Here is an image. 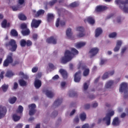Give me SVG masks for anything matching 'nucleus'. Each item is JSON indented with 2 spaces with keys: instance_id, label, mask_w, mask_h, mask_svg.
I'll return each mask as SVG.
<instances>
[{
  "instance_id": "17",
  "label": "nucleus",
  "mask_w": 128,
  "mask_h": 128,
  "mask_svg": "<svg viewBox=\"0 0 128 128\" xmlns=\"http://www.w3.org/2000/svg\"><path fill=\"white\" fill-rule=\"evenodd\" d=\"M102 34V30L100 28H98L96 30L95 36L98 38Z\"/></svg>"
},
{
  "instance_id": "1",
  "label": "nucleus",
  "mask_w": 128,
  "mask_h": 128,
  "mask_svg": "<svg viewBox=\"0 0 128 128\" xmlns=\"http://www.w3.org/2000/svg\"><path fill=\"white\" fill-rule=\"evenodd\" d=\"M71 52L68 50H66L65 52L64 56L61 58V64H66V62H68L72 60V54L74 55L78 54V51L74 48H72Z\"/></svg>"
},
{
  "instance_id": "37",
  "label": "nucleus",
  "mask_w": 128,
  "mask_h": 128,
  "mask_svg": "<svg viewBox=\"0 0 128 128\" xmlns=\"http://www.w3.org/2000/svg\"><path fill=\"white\" fill-rule=\"evenodd\" d=\"M80 116L81 120H82V122H84V120H86V113L84 112L82 113L81 114H80Z\"/></svg>"
},
{
  "instance_id": "38",
  "label": "nucleus",
  "mask_w": 128,
  "mask_h": 128,
  "mask_svg": "<svg viewBox=\"0 0 128 128\" xmlns=\"http://www.w3.org/2000/svg\"><path fill=\"white\" fill-rule=\"evenodd\" d=\"M18 18L20 20H26V16L24 14H20Z\"/></svg>"
},
{
  "instance_id": "24",
  "label": "nucleus",
  "mask_w": 128,
  "mask_h": 128,
  "mask_svg": "<svg viewBox=\"0 0 128 128\" xmlns=\"http://www.w3.org/2000/svg\"><path fill=\"white\" fill-rule=\"evenodd\" d=\"M86 42H80L76 44V46L77 48H80L84 46H86Z\"/></svg>"
},
{
  "instance_id": "20",
  "label": "nucleus",
  "mask_w": 128,
  "mask_h": 128,
  "mask_svg": "<svg viewBox=\"0 0 128 128\" xmlns=\"http://www.w3.org/2000/svg\"><path fill=\"white\" fill-rule=\"evenodd\" d=\"M122 41L118 40L117 41L116 46L114 48V52H118L120 50V46H122Z\"/></svg>"
},
{
  "instance_id": "6",
  "label": "nucleus",
  "mask_w": 128,
  "mask_h": 128,
  "mask_svg": "<svg viewBox=\"0 0 128 128\" xmlns=\"http://www.w3.org/2000/svg\"><path fill=\"white\" fill-rule=\"evenodd\" d=\"M114 114V112L112 111L111 112L107 114L106 116L102 119L103 122H106V124L110 126V118Z\"/></svg>"
},
{
  "instance_id": "58",
  "label": "nucleus",
  "mask_w": 128,
  "mask_h": 128,
  "mask_svg": "<svg viewBox=\"0 0 128 128\" xmlns=\"http://www.w3.org/2000/svg\"><path fill=\"white\" fill-rule=\"evenodd\" d=\"M90 108V104H86L84 105V109L85 110H88Z\"/></svg>"
},
{
  "instance_id": "21",
  "label": "nucleus",
  "mask_w": 128,
  "mask_h": 128,
  "mask_svg": "<svg viewBox=\"0 0 128 128\" xmlns=\"http://www.w3.org/2000/svg\"><path fill=\"white\" fill-rule=\"evenodd\" d=\"M10 23H8L6 20H4L2 22V28H10Z\"/></svg>"
},
{
  "instance_id": "52",
  "label": "nucleus",
  "mask_w": 128,
  "mask_h": 128,
  "mask_svg": "<svg viewBox=\"0 0 128 128\" xmlns=\"http://www.w3.org/2000/svg\"><path fill=\"white\" fill-rule=\"evenodd\" d=\"M58 112L57 111H54L52 113V118H56V116H58Z\"/></svg>"
},
{
  "instance_id": "14",
  "label": "nucleus",
  "mask_w": 128,
  "mask_h": 128,
  "mask_svg": "<svg viewBox=\"0 0 128 128\" xmlns=\"http://www.w3.org/2000/svg\"><path fill=\"white\" fill-rule=\"evenodd\" d=\"M46 42L48 44H56V39L54 36H50V38H47Z\"/></svg>"
},
{
  "instance_id": "57",
  "label": "nucleus",
  "mask_w": 128,
  "mask_h": 128,
  "mask_svg": "<svg viewBox=\"0 0 128 128\" xmlns=\"http://www.w3.org/2000/svg\"><path fill=\"white\" fill-rule=\"evenodd\" d=\"M4 72L2 71L0 74V78L2 80L4 78Z\"/></svg>"
},
{
  "instance_id": "34",
  "label": "nucleus",
  "mask_w": 128,
  "mask_h": 128,
  "mask_svg": "<svg viewBox=\"0 0 128 128\" xmlns=\"http://www.w3.org/2000/svg\"><path fill=\"white\" fill-rule=\"evenodd\" d=\"M78 96V93L74 91H70L69 92V96L70 98H74V96Z\"/></svg>"
},
{
  "instance_id": "30",
  "label": "nucleus",
  "mask_w": 128,
  "mask_h": 128,
  "mask_svg": "<svg viewBox=\"0 0 128 128\" xmlns=\"http://www.w3.org/2000/svg\"><path fill=\"white\" fill-rule=\"evenodd\" d=\"M47 16H48L47 20L48 22H52V20H54V14L48 13Z\"/></svg>"
},
{
  "instance_id": "64",
  "label": "nucleus",
  "mask_w": 128,
  "mask_h": 128,
  "mask_svg": "<svg viewBox=\"0 0 128 128\" xmlns=\"http://www.w3.org/2000/svg\"><path fill=\"white\" fill-rule=\"evenodd\" d=\"M33 39L34 40H38V34H34L33 35Z\"/></svg>"
},
{
  "instance_id": "60",
  "label": "nucleus",
  "mask_w": 128,
  "mask_h": 128,
  "mask_svg": "<svg viewBox=\"0 0 128 128\" xmlns=\"http://www.w3.org/2000/svg\"><path fill=\"white\" fill-rule=\"evenodd\" d=\"M24 125H22V124H18L16 125V128H22Z\"/></svg>"
},
{
  "instance_id": "51",
  "label": "nucleus",
  "mask_w": 128,
  "mask_h": 128,
  "mask_svg": "<svg viewBox=\"0 0 128 128\" xmlns=\"http://www.w3.org/2000/svg\"><path fill=\"white\" fill-rule=\"evenodd\" d=\"M83 66H83L82 64L80 62H79V64L78 65V70H80V68H82Z\"/></svg>"
},
{
  "instance_id": "46",
  "label": "nucleus",
  "mask_w": 128,
  "mask_h": 128,
  "mask_svg": "<svg viewBox=\"0 0 128 128\" xmlns=\"http://www.w3.org/2000/svg\"><path fill=\"white\" fill-rule=\"evenodd\" d=\"M32 45V42L30 41V40H28L26 41V46H30Z\"/></svg>"
},
{
  "instance_id": "8",
  "label": "nucleus",
  "mask_w": 128,
  "mask_h": 128,
  "mask_svg": "<svg viewBox=\"0 0 128 128\" xmlns=\"http://www.w3.org/2000/svg\"><path fill=\"white\" fill-rule=\"evenodd\" d=\"M28 108L30 110L29 111L30 116H34L36 112V104H32L28 105Z\"/></svg>"
},
{
  "instance_id": "31",
  "label": "nucleus",
  "mask_w": 128,
  "mask_h": 128,
  "mask_svg": "<svg viewBox=\"0 0 128 128\" xmlns=\"http://www.w3.org/2000/svg\"><path fill=\"white\" fill-rule=\"evenodd\" d=\"M44 14V10H40L38 11L37 12L34 18H38V16H40L41 14Z\"/></svg>"
},
{
  "instance_id": "59",
  "label": "nucleus",
  "mask_w": 128,
  "mask_h": 128,
  "mask_svg": "<svg viewBox=\"0 0 128 128\" xmlns=\"http://www.w3.org/2000/svg\"><path fill=\"white\" fill-rule=\"evenodd\" d=\"M106 60H102L100 64L101 66H102V64H106Z\"/></svg>"
},
{
  "instance_id": "54",
  "label": "nucleus",
  "mask_w": 128,
  "mask_h": 128,
  "mask_svg": "<svg viewBox=\"0 0 128 128\" xmlns=\"http://www.w3.org/2000/svg\"><path fill=\"white\" fill-rule=\"evenodd\" d=\"M18 88V82H14V84L13 86L14 90H16Z\"/></svg>"
},
{
  "instance_id": "10",
  "label": "nucleus",
  "mask_w": 128,
  "mask_h": 128,
  "mask_svg": "<svg viewBox=\"0 0 128 128\" xmlns=\"http://www.w3.org/2000/svg\"><path fill=\"white\" fill-rule=\"evenodd\" d=\"M82 80V71L79 70L76 72L74 76V81L75 82H80Z\"/></svg>"
},
{
  "instance_id": "16",
  "label": "nucleus",
  "mask_w": 128,
  "mask_h": 128,
  "mask_svg": "<svg viewBox=\"0 0 128 128\" xmlns=\"http://www.w3.org/2000/svg\"><path fill=\"white\" fill-rule=\"evenodd\" d=\"M82 70H84L82 74L84 76H88L90 74V68H86V66L82 67Z\"/></svg>"
},
{
  "instance_id": "35",
  "label": "nucleus",
  "mask_w": 128,
  "mask_h": 128,
  "mask_svg": "<svg viewBox=\"0 0 128 128\" xmlns=\"http://www.w3.org/2000/svg\"><path fill=\"white\" fill-rule=\"evenodd\" d=\"M20 46L22 48H24L26 46V41L24 39H22L20 41Z\"/></svg>"
},
{
  "instance_id": "62",
  "label": "nucleus",
  "mask_w": 128,
  "mask_h": 128,
  "mask_svg": "<svg viewBox=\"0 0 128 128\" xmlns=\"http://www.w3.org/2000/svg\"><path fill=\"white\" fill-rule=\"evenodd\" d=\"M90 128V125H88V124H84L82 126V128Z\"/></svg>"
},
{
  "instance_id": "5",
  "label": "nucleus",
  "mask_w": 128,
  "mask_h": 128,
  "mask_svg": "<svg viewBox=\"0 0 128 128\" xmlns=\"http://www.w3.org/2000/svg\"><path fill=\"white\" fill-rule=\"evenodd\" d=\"M12 56H14L12 53H9V54L7 56L6 59L4 62V66H8L10 64H12V63L14 62V58H12Z\"/></svg>"
},
{
  "instance_id": "48",
  "label": "nucleus",
  "mask_w": 128,
  "mask_h": 128,
  "mask_svg": "<svg viewBox=\"0 0 128 128\" xmlns=\"http://www.w3.org/2000/svg\"><path fill=\"white\" fill-rule=\"evenodd\" d=\"M102 78V80H106V78H108V72H106L105 74H104Z\"/></svg>"
},
{
  "instance_id": "28",
  "label": "nucleus",
  "mask_w": 128,
  "mask_h": 128,
  "mask_svg": "<svg viewBox=\"0 0 128 128\" xmlns=\"http://www.w3.org/2000/svg\"><path fill=\"white\" fill-rule=\"evenodd\" d=\"M10 34L12 36H18V31H16V30L14 29L12 30Z\"/></svg>"
},
{
  "instance_id": "55",
  "label": "nucleus",
  "mask_w": 128,
  "mask_h": 128,
  "mask_svg": "<svg viewBox=\"0 0 128 128\" xmlns=\"http://www.w3.org/2000/svg\"><path fill=\"white\" fill-rule=\"evenodd\" d=\"M38 70V67H34L32 70V72H36Z\"/></svg>"
},
{
  "instance_id": "44",
  "label": "nucleus",
  "mask_w": 128,
  "mask_h": 128,
  "mask_svg": "<svg viewBox=\"0 0 128 128\" xmlns=\"http://www.w3.org/2000/svg\"><path fill=\"white\" fill-rule=\"evenodd\" d=\"M70 6L71 8H76V6H78V3L76 2H74L70 4Z\"/></svg>"
},
{
  "instance_id": "47",
  "label": "nucleus",
  "mask_w": 128,
  "mask_h": 128,
  "mask_svg": "<svg viewBox=\"0 0 128 128\" xmlns=\"http://www.w3.org/2000/svg\"><path fill=\"white\" fill-rule=\"evenodd\" d=\"M20 64V61L18 60H16L14 61V62L12 63V66H16V64Z\"/></svg>"
},
{
  "instance_id": "3",
  "label": "nucleus",
  "mask_w": 128,
  "mask_h": 128,
  "mask_svg": "<svg viewBox=\"0 0 128 128\" xmlns=\"http://www.w3.org/2000/svg\"><path fill=\"white\" fill-rule=\"evenodd\" d=\"M4 46L6 48H8L10 46L9 50L11 52H16V48H18V44H16V42L14 39H11L9 42L5 43Z\"/></svg>"
},
{
  "instance_id": "11",
  "label": "nucleus",
  "mask_w": 128,
  "mask_h": 128,
  "mask_svg": "<svg viewBox=\"0 0 128 128\" xmlns=\"http://www.w3.org/2000/svg\"><path fill=\"white\" fill-rule=\"evenodd\" d=\"M7 112L6 107L0 106V118H4Z\"/></svg>"
},
{
  "instance_id": "41",
  "label": "nucleus",
  "mask_w": 128,
  "mask_h": 128,
  "mask_svg": "<svg viewBox=\"0 0 128 128\" xmlns=\"http://www.w3.org/2000/svg\"><path fill=\"white\" fill-rule=\"evenodd\" d=\"M2 90L4 92H6V90H8V84H4L2 86Z\"/></svg>"
},
{
  "instance_id": "50",
  "label": "nucleus",
  "mask_w": 128,
  "mask_h": 128,
  "mask_svg": "<svg viewBox=\"0 0 128 128\" xmlns=\"http://www.w3.org/2000/svg\"><path fill=\"white\" fill-rule=\"evenodd\" d=\"M88 83L87 82L84 83V90H88Z\"/></svg>"
},
{
  "instance_id": "36",
  "label": "nucleus",
  "mask_w": 128,
  "mask_h": 128,
  "mask_svg": "<svg viewBox=\"0 0 128 128\" xmlns=\"http://www.w3.org/2000/svg\"><path fill=\"white\" fill-rule=\"evenodd\" d=\"M19 84L20 86H26V82L24 81V80L21 79L19 80Z\"/></svg>"
},
{
  "instance_id": "39",
  "label": "nucleus",
  "mask_w": 128,
  "mask_h": 128,
  "mask_svg": "<svg viewBox=\"0 0 128 128\" xmlns=\"http://www.w3.org/2000/svg\"><path fill=\"white\" fill-rule=\"evenodd\" d=\"M20 28L21 30H26L28 29V25L26 23H22L20 26Z\"/></svg>"
},
{
  "instance_id": "61",
  "label": "nucleus",
  "mask_w": 128,
  "mask_h": 128,
  "mask_svg": "<svg viewBox=\"0 0 128 128\" xmlns=\"http://www.w3.org/2000/svg\"><path fill=\"white\" fill-rule=\"evenodd\" d=\"M60 26H66V22L63 20H61L60 22Z\"/></svg>"
},
{
  "instance_id": "56",
  "label": "nucleus",
  "mask_w": 128,
  "mask_h": 128,
  "mask_svg": "<svg viewBox=\"0 0 128 128\" xmlns=\"http://www.w3.org/2000/svg\"><path fill=\"white\" fill-rule=\"evenodd\" d=\"M80 122V118H78V116H76L74 119V122H76V124H78Z\"/></svg>"
},
{
  "instance_id": "42",
  "label": "nucleus",
  "mask_w": 128,
  "mask_h": 128,
  "mask_svg": "<svg viewBox=\"0 0 128 128\" xmlns=\"http://www.w3.org/2000/svg\"><path fill=\"white\" fill-rule=\"evenodd\" d=\"M22 112H24V107L22 106H19L17 110V112H18L19 114H22Z\"/></svg>"
},
{
  "instance_id": "29",
  "label": "nucleus",
  "mask_w": 128,
  "mask_h": 128,
  "mask_svg": "<svg viewBox=\"0 0 128 128\" xmlns=\"http://www.w3.org/2000/svg\"><path fill=\"white\" fill-rule=\"evenodd\" d=\"M14 75V74L12 72V71L9 70L7 71L6 74V76L7 78H12V76H13Z\"/></svg>"
},
{
  "instance_id": "15",
  "label": "nucleus",
  "mask_w": 128,
  "mask_h": 128,
  "mask_svg": "<svg viewBox=\"0 0 128 128\" xmlns=\"http://www.w3.org/2000/svg\"><path fill=\"white\" fill-rule=\"evenodd\" d=\"M34 86L36 88H40L42 86V80L36 79L34 82Z\"/></svg>"
},
{
  "instance_id": "27",
  "label": "nucleus",
  "mask_w": 128,
  "mask_h": 128,
  "mask_svg": "<svg viewBox=\"0 0 128 128\" xmlns=\"http://www.w3.org/2000/svg\"><path fill=\"white\" fill-rule=\"evenodd\" d=\"M114 84V80H109L105 85V88H110Z\"/></svg>"
},
{
  "instance_id": "13",
  "label": "nucleus",
  "mask_w": 128,
  "mask_h": 128,
  "mask_svg": "<svg viewBox=\"0 0 128 128\" xmlns=\"http://www.w3.org/2000/svg\"><path fill=\"white\" fill-rule=\"evenodd\" d=\"M108 9V7L104 6H96V12H104L106 10Z\"/></svg>"
},
{
  "instance_id": "45",
  "label": "nucleus",
  "mask_w": 128,
  "mask_h": 128,
  "mask_svg": "<svg viewBox=\"0 0 128 128\" xmlns=\"http://www.w3.org/2000/svg\"><path fill=\"white\" fill-rule=\"evenodd\" d=\"M58 2V0H52L49 2L50 6H54Z\"/></svg>"
},
{
  "instance_id": "19",
  "label": "nucleus",
  "mask_w": 128,
  "mask_h": 128,
  "mask_svg": "<svg viewBox=\"0 0 128 128\" xmlns=\"http://www.w3.org/2000/svg\"><path fill=\"white\" fill-rule=\"evenodd\" d=\"M60 72L62 74L63 78H68V72H66V71L64 70L63 69H60Z\"/></svg>"
},
{
  "instance_id": "2",
  "label": "nucleus",
  "mask_w": 128,
  "mask_h": 128,
  "mask_svg": "<svg viewBox=\"0 0 128 128\" xmlns=\"http://www.w3.org/2000/svg\"><path fill=\"white\" fill-rule=\"evenodd\" d=\"M115 4H119L120 10L126 14H128V0H116Z\"/></svg>"
},
{
  "instance_id": "26",
  "label": "nucleus",
  "mask_w": 128,
  "mask_h": 128,
  "mask_svg": "<svg viewBox=\"0 0 128 128\" xmlns=\"http://www.w3.org/2000/svg\"><path fill=\"white\" fill-rule=\"evenodd\" d=\"M21 33L22 36H28L30 34V29L28 28L25 29V30H22L21 32Z\"/></svg>"
},
{
  "instance_id": "32",
  "label": "nucleus",
  "mask_w": 128,
  "mask_h": 128,
  "mask_svg": "<svg viewBox=\"0 0 128 128\" xmlns=\"http://www.w3.org/2000/svg\"><path fill=\"white\" fill-rule=\"evenodd\" d=\"M66 34L69 38H72V28H68L66 30Z\"/></svg>"
},
{
  "instance_id": "12",
  "label": "nucleus",
  "mask_w": 128,
  "mask_h": 128,
  "mask_svg": "<svg viewBox=\"0 0 128 128\" xmlns=\"http://www.w3.org/2000/svg\"><path fill=\"white\" fill-rule=\"evenodd\" d=\"M77 32H79V34L78 35V38H82L84 36V28L83 27L79 26L76 28Z\"/></svg>"
},
{
  "instance_id": "22",
  "label": "nucleus",
  "mask_w": 128,
  "mask_h": 128,
  "mask_svg": "<svg viewBox=\"0 0 128 128\" xmlns=\"http://www.w3.org/2000/svg\"><path fill=\"white\" fill-rule=\"evenodd\" d=\"M46 94L48 98H54V92L48 90H46Z\"/></svg>"
},
{
  "instance_id": "18",
  "label": "nucleus",
  "mask_w": 128,
  "mask_h": 128,
  "mask_svg": "<svg viewBox=\"0 0 128 128\" xmlns=\"http://www.w3.org/2000/svg\"><path fill=\"white\" fill-rule=\"evenodd\" d=\"M120 120H118V118L116 117L112 121V124L114 126H120Z\"/></svg>"
},
{
  "instance_id": "49",
  "label": "nucleus",
  "mask_w": 128,
  "mask_h": 128,
  "mask_svg": "<svg viewBox=\"0 0 128 128\" xmlns=\"http://www.w3.org/2000/svg\"><path fill=\"white\" fill-rule=\"evenodd\" d=\"M116 32H114L109 34V38H116Z\"/></svg>"
},
{
  "instance_id": "40",
  "label": "nucleus",
  "mask_w": 128,
  "mask_h": 128,
  "mask_svg": "<svg viewBox=\"0 0 128 128\" xmlns=\"http://www.w3.org/2000/svg\"><path fill=\"white\" fill-rule=\"evenodd\" d=\"M16 102V97L14 96L9 99V102H10V104H14Z\"/></svg>"
},
{
  "instance_id": "4",
  "label": "nucleus",
  "mask_w": 128,
  "mask_h": 128,
  "mask_svg": "<svg viewBox=\"0 0 128 128\" xmlns=\"http://www.w3.org/2000/svg\"><path fill=\"white\" fill-rule=\"evenodd\" d=\"M119 92H124V98H128V84L125 82H122L120 85Z\"/></svg>"
},
{
  "instance_id": "23",
  "label": "nucleus",
  "mask_w": 128,
  "mask_h": 128,
  "mask_svg": "<svg viewBox=\"0 0 128 128\" xmlns=\"http://www.w3.org/2000/svg\"><path fill=\"white\" fill-rule=\"evenodd\" d=\"M62 98H58L56 100L54 103V106H60V104H62Z\"/></svg>"
},
{
  "instance_id": "63",
  "label": "nucleus",
  "mask_w": 128,
  "mask_h": 128,
  "mask_svg": "<svg viewBox=\"0 0 128 128\" xmlns=\"http://www.w3.org/2000/svg\"><path fill=\"white\" fill-rule=\"evenodd\" d=\"M66 86V82H61V88H64Z\"/></svg>"
},
{
  "instance_id": "43",
  "label": "nucleus",
  "mask_w": 128,
  "mask_h": 128,
  "mask_svg": "<svg viewBox=\"0 0 128 128\" xmlns=\"http://www.w3.org/2000/svg\"><path fill=\"white\" fill-rule=\"evenodd\" d=\"M20 5L14 6H12V8L14 12H16V10H20Z\"/></svg>"
},
{
  "instance_id": "53",
  "label": "nucleus",
  "mask_w": 128,
  "mask_h": 128,
  "mask_svg": "<svg viewBox=\"0 0 128 128\" xmlns=\"http://www.w3.org/2000/svg\"><path fill=\"white\" fill-rule=\"evenodd\" d=\"M60 18H57V20L56 21V28H58V26H60Z\"/></svg>"
},
{
  "instance_id": "33",
  "label": "nucleus",
  "mask_w": 128,
  "mask_h": 128,
  "mask_svg": "<svg viewBox=\"0 0 128 128\" xmlns=\"http://www.w3.org/2000/svg\"><path fill=\"white\" fill-rule=\"evenodd\" d=\"M12 118L14 122H18L20 120V116H18L16 114H14L12 115Z\"/></svg>"
},
{
  "instance_id": "9",
  "label": "nucleus",
  "mask_w": 128,
  "mask_h": 128,
  "mask_svg": "<svg viewBox=\"0 0 128 128\" xmlns=\"http://www.w3.org/2000/svg\"><path fill=\"white\" fill-rule=\"evenodd\" d=\"M100 50L98 48H94L90 49L89 52L90 58H94V56H96L98 54V52Z\"/></svg>"
},
{
  "instance_id": "25",
  "label": "nucleus",
  "mask_w": 128,
  "mask_h": 128,
  "mask_svg": "<svg viewBox=\"0 0 128 128\" xmlns=\"http://www.w3.org/2000/svg\"><path fill=\"white\" fill-rule=\"evenodd\" d=\"M87 22L90 24H94V22H96V21L94 20V18H92V16H89L87 18Z\"/></svg>"
},
{
  "instance_id": "7",
  "label": "nucleus",
  "mask_w": 128,
  "mask_h": 128,
  "mask_svg": "<svg viewBox=\"0 0 128 128\" xmlns=\"http://www.w3.org/2000/svg\"><path fill=\"white\" fill-rule=\"evenodd\" d=\"M40 24H42V20L34 18L31 22L30 26L32 28H38Z\"/></svg>"
}]
</instances>
